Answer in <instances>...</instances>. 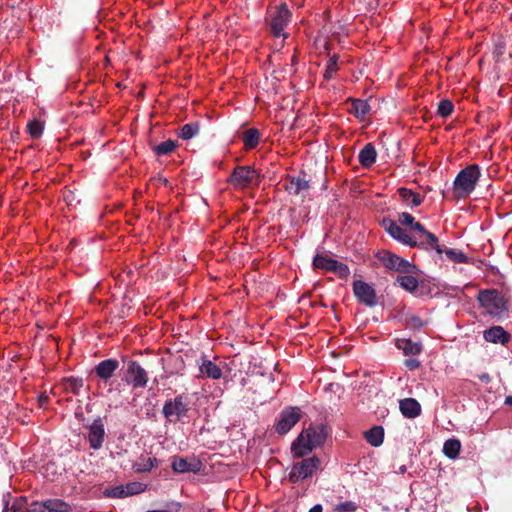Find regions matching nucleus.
I'll use <instances>...</instances> for the list:
<instances>
[{"label":"nucleus","instance_id":"1a4fd4ad","mask_svg":"<svg viewBox=\"0 0 512 512\" xmlns=\"http://www.w3.org/2000/svg\"><path fill=\"white\" fill-rule=\"evenodd\" d=\"M382 226L385 231L395 240L409 247H416V238L412 237L405 229L396 221L384 219Z\"/></svg>","mask_w":512,"mask_h":512},{"label":"nucleus","instance_id":"c9c22d12","mask_svg":"<svg viewBox=\"0 0 512 512\" xmlns=\"http://www.w3.org/2000/svg\"><path fill=\"white\" fill-rule=\"evenodd\" d=\"M177 144L174 140L168 139L158 145L153 146L152 150L156 156H164L170 154Z\"/></svg>","mask_w":512,"mask_h":512},{"label":"nucleus","instance_id":"9b49d317","mask_svg":"<svg viewBox=\"0 0 512 512\" xmlns=\"http://www.w3.org/2000/svg\"><path fill=\"white\" fill-rule=\"evenodd\" d=\"M303 433L306 435V438L312 447L316 448L326 441L330 433V428L326 423H318L310 425Z\"/></svg>","mask_w":512,"mask_h":512},{"label":"nucleus","instance_id":"423d86ee","mask_svg":"<svg viewBox=\"0 0 512 512\" xmlns=\"http://www.w3.org/2000/svg\"><path fill=\"white\" fill-rule=\"evenodd\" d=\"M291 17L292 13L286 3H281L270 12L268 25L274 37H283L284 39L288 37V34L285 33L284 30L290 23Z\"/></svg>","mask_w":512,"mask_h":512},{"label":"nucleus","instance_id":"8fccbe9b","mask_svg":"<svg viewBox=\"0 0 512 512\" xmlns=\"http://www.w3.org/2000/svg\"><path fill=\"white\" fill-rule=\"evenodd\" d=\"M40 407H45L48 404L49 397L45 393H42L37 398Z\"/></svg>","mask_w":512,"mask_h":512},{"label":"nucleus","instance_id":"79ce46f5","mask_svg":"<svg viewBox=\"0 0 512 512\" xmlns=\"http://www.w3.org/2000/svg\"><path fill=\"white\" fill-rule=\"evenodd\" d=\"M104 495L109 498H125V487L124 485L108 487L105 489Z\"/></svg>","mask_w":512,"mask_h":512},{"label":"nucleus","instance_id":"473e14b6","mask_svg":"<svg viewBox=\"0 0 512 512\" xmlns=\"http://www.w3.org/2000/svg\"><path fill=\"white\" fill-rule=\"evenodd\" d=\"M27 500L25 497L14 498L12 502H6L3 512H28Z\"/></svg>","mask_w":512,"mask_h":512},{"label":"nucleus","instance_id":"aec40b11","mask_svg":"<svg viewBox=\"0 0 512 512\" xmlns=\"http://www.w3.org/2000/svg\"><path fill=\"white\" fill-rule=\"evenodd\" d=\"M484 339L491 343L506 344L510 340V335L501 326H493L486 329L483 333Z\"/></svg>","mask_w":512,"mask_h":512},{"label":"nucleus","instance_id":"49530a36","mask_svg":"<svg viewBox=\"0 0 512 512\" xmlns=\"http://www.w3.org/2000/svg\"><path fill=\"white\" fill-rule=\"evenodd\" d=\"M335 510L337 512H356L357 505L352 501H346L336 505Z\"/></svg>","mask_w":512,"mask_h":512},{"label":"nucleus","instance_id":"cd10ccee","mask_svg":"<svg viewBox=\"0 0 512 512\" xmlns=\"http://www.w3.org/2000/svg\"><path fill=\"white\" fill-rule=\"evenodd\" d=\"M242 141L246 150L256 148L260 142V132L256 128H249L242 134Z\"/></svg>","mask_w":512,"mask_h":512},{"label":"nucleus","instance_id":"393cba45","mask_svg":"<svg viewBox=\"0 0 512 512\" xmlns=\"http://www.w3.org/2000/svg\"><path fill=\"white\" fill-rule=\"evenodd\" d=\"M200 372L206 377L218 380L222 377L221 368L211 360L204 359L199 365Z\"/></svg>","mask_w":512,"mask_h":512},{"label":"nucleus","instance_id":"f704fd0d","mask_svg":"<svg viewBox=\"0 0 512 512\" xmlns=\"http://www.w3.org/2000/svg\"><path fill=\"white\" fill-rule=\"evenodd\" d=\"M460 449L461 443L457 439H448L443 446L444 454L450 459H455L459 455Z\"/></svg>","mask_w":512,"mask_h":512},{"label":"nucleus","instance_id":"a18cd8bd","mask_svg":"<svg viewBox=\"0 0 512 512\" xmlns=\"http://www.w3.org/2000/svg\"><path fill=\"white\" fill-rule=\"evenodd\" d=\"M415 218L407 212H402L398 214L397 223L402 226H409L412 228L413 224L415 223Z\"/></svg>","mask_w":512,"mask_h":512},{"label":"nucleus","instance_id":"4468645a","mask_svg":"<svg viewBox=\"0 0 512 512\" xmlns=\"http://www.w3.org/2000/svg\"><path fill=\"white\" fill-rule=\"evenodd\" d=\"M119 368V361L115 358H109L99 362L93 372L96 377L107 383Z\"/></svg>","mask_w":512,"mask_h":512},{"label":"nucleus","instance_id":"6e6d98bb","mask_svg":"<svg viewBox=\"0 0 512 512\" xmlns=\"http://www.w3.org/2000/svg\"><path fill=\"white\" fill-rule=\"evenodd\" d=\"M400 472L403 474L406 472V467L405 466H402L400 467Z\"/></svg>","mask_w":512,"mask_h":512},{"label":"nucleus","instance_id":"a19ab883","mask_svg":"<svg viewBox=\"0 0 512 512\" xmlns=\"http://www.w3.org/2000/svg\"><path fill=\"white\" fill-rule=\"evenodd\" d=\"M337 70H338V56L333 55L332 57L329 58L327 65H326V69L324 72L325 80H330L333 77V75L336 73Z\"/></svg>","mask_w":512,"mask_h":512},{"label":"nucleus","instance_id":"ea45409f","mask_svg":"<svg viewBox=\"0 0 512 512\" xmlns=\"http://www.w3.org/2000/svg\"><path fill=\"white\" fill-rule=\"evenodd\" d=\"M43 130L44 126L39 120L34 119L27 124V131L33 139L39 138L42 135Z\"/></svg>","mask_w":512,"mask_h":512},{"label":"nucleus","instance_id":"5fc2aeb1","mask_svg":"<svg viewBox=\"0 0 512 512\" xmlns=\"http://www.w3.org/2000/svg\"><path fill=\"white\" fill-rule=\"evenodd\" d=\"M504 53V46L502 44L499 45V57H501Z\"/></svg>","mask_w":512,"mask_h":512},{"label":"nucleus","instance_id":"603ef678","mask_svg":"<svg viewBox=\"0 0 512 512\" xmlns=\"http://www.w3.org/2000/svg\"><path fill=\"white\" fill-rule=\"evenodd\" d=\"M480 379H481V381L488 383L490 381V376H489V374L485 373L480 376Z\"/></svg>","mask_w":512,"mask_h":512},{"label":"nucleus","instance_id":"6ab92c4d","mask_svg":"<svg viewBox=\"0 0 512 512\" xmlns=\"http://www.w3.org/2000/svg\"><path fill=\"white\" fill-rule=\"evenodd\" d=\"M416 247L424 250L433 249L439 255L443 253V246L439 244L437 236L429 231L422 238L419 236V239H416Z\"/></svg>","mask_w":512,"mask_h":512},{"label":"nucleus","instance_id":"c03bdc74","mask_svg":"<svg viewBox=\"0 0 512 512\" xmlns=\"http://www.w3.org/2000/svg\"><path fill=\"white\" fill-rule=\"evenodd\" d=\"M331 272L337 274L340 278H347L350 274L349 267L337 260Z\"/></svg>","mask_w":512,"mask_h":512},{"label":"nucleus","instance_id":"20e7f679","mask_svg":"<svg viewBox=\"0 0 512 512\" xmlns=\"http://www.w3.org/2000/svg\"><path fill=\"white\" fill-rule=\"evenodd\" d=\"M123 362L122 381L134 389L145 388L149 381L147 371L135 360L123 358Z\"/></svg>","mask_w":512,"mask_h":512},{"label":"nucleus","instance_id":"2eb2a0df","mask_svg":"<svg viewBox=\"0 0 512 512\" xmlns=\"http://www.w3.org/2000/svg\"><path fill=\"white\" fill-rule=\"evenodd\" d=\"M105 429L103 421L100 417L95 419L89 427V445L92 449L98 450L102 447L104 442Z\"/></svg>","mask_w":512,"mask_h":512},{"label":"nucleus","instance_id":"6e6552de","mask_svg":"<svg viewBox=\"0 0 512 512\" xmlns=\"http://www.w3.org/2000/svg\"><path fill=\"white\" fill-rule=\"evenodd\" d=\"M320 460L318 457L313 456L305 458L300 462L295 463L289 473V481L293 484L298 483L308 477L319 468Z\"/></svg>","mask_w":512,"mask_h":512},{"label":"nucleus","instance_id":"a878e982","mask_svg":"<svg viewBox=\"0 0 512 512\" xmlns=\"http://www.w3.org/2000/svg\"><path fill=\"white\" fill-rule=\"evenodd\" d=\"M84 381L79 377H66L63 378L60 382V387L66 393H72L74 395H78L80 393L81 388L83 387Z\"/></svg>","mask_w":512,"mask_h":512},{"label":"nucleus","instance_id":"4c0bfd02","mask_svg":"<svg viewBox=\"0 0 512 512\" xmlns=\"http://www.w3.org/2000/svg\"><path fill=\"white\" fill-rule=\"evenodd\" d=\"M124 487H125L126 497H129V496H133V495H138V494L146 491L147 484L134 481V482L127 483L126 485H124Z\"/></svg>","mask_w":512,"mask_h":512},{"label":"nucleus","instance_id":"bb28decb","mask_svg":"<svg viewBox=\"0 0 512 512\" xmlns=\"http://www.w3.org/2000/svg\"><path fill=\"white\" fill-rule=\"evenodd\" d=\"M396 347L403 351L404 355H418L422 350V346L418 342L410 339H397Z\"/></svg>","mask_w":512,"mask_h":512},{"label":"nucleus","instance_id":"c756f323","mask_svg":"<svg viewBox=\"0 0 512 512\" xmlns=\"http://www.w3.org/2000/svg\"><path fill=\"white\" fill-rule=\"evenodd\" d=\"M158 466V460L155 457H143L141 456L133 464V469L137 473L149 472L154 467Z\"/></svg>","mask_w":512,"mask_h":512},{"label":"nucleus","instance_id":"f03ea898","mask_svg":"<svg viewBox=\"0 0 512 512\" xmlns=\"http://www.w3.org/2000/svg\"><path fill=\"white\" fill-rule=\"evenodd\" d=\"M477 300L480 306L492 316H501L508 311V300L496 289L480 290Z\"/></svg>","mask_w":512,"mask_h":512},{"label":"nucleus","instance_id":"a211bd4d","mask_svg":"<svg viewBox=\"0 0 512 512\" xmlns=\"http://www.w3.org/2000/svg\"><path fill=\"white\" fill-rule=\"evenodd\" d=\"M347 103L351 104L348 112L360 121H366L371 112V106L367 100L359 98H348Z\"/></svg>","mask_w":512,"mask_h":512},{"label":"nucleus","instance_id":"09e8293b","mask_svg":"<svg viewBox=\"0 0 512 512\" xmlns=\"http://www.w3.org/2000/svg\"><path fill=\"white\" fill-rule=\"evenodd\" d=\"M412 230L417 231L420 233V236L422 237L428 230L425 229V227L418 221H415L413 224Z\"/></svg>","mask_w":512,"mask_h":512},{"label":"nucleus","instance_id":"864d4df0","mask_svg":"<svg viewBox=\"0 0 512 512\" xmlns=\"http://www.w3.org/2000/svg\"><path fill=\"white\" fill-rule=\"evenodd\" d=\"M505 404L512 406V396H508L505 399Z\"/></svg>","mask_w":512,"mask_h":512},{"label":"nucleus","instance_id":"ddd939ff","mask_svg":"<svg viewBox=\"0 0 512 512\" xmlns=\"http://www.w3.org/2000/svg\"><path fill=\"white\" fill-rule=\"evenodd\" d=\"M300 414L295 408H287L282 410L279 420L276 424V431L280 435L286 434L298 421Z\"/></svg>","mask_w":512,"mask_h":512},{"label":"nucleus","instance_id":"dca6fc26","mask_svg":"<svg viewBox=\"0 0 512 512\" xmlns=\"http://www.w3.org/2000/svg\"><path fill=\"white\" fill-rule=\"evenodd\" d=\"M309 188V181L305 178L304 173L298 176H288L286 179L285 189L291 195H303Z\"/></svg>","mask_w":512,"mask_h":512},{"label":"nucleus","instance_id":"b1692460","mask_svg":"<svg viewBox=\"0 0 512 512\" xmlns=\"http://www.w3.org/2000/svg\"><path fill=\"white\" fill-rule=\"evenodd\" d=\"M292 453L295 458H302L313 450L312 445L308 442L306 435L301 433L292 444Z\"/></svg>","mask_w":512,"mask_h":512},{"label":"nucleus","instance_id":"39448f33","mask_svg":"<svg viewBox=\"0 0 512 512\" xmlns=\"http://www.w3.org/2000/svg\"><path fill=\"white\" fill-rule=\"evenodd\" d=\"M227 182L235 189H246L252 186H258L260 183V173L251 166H236Z\"/></svg>","mask_w":512,"mask_h":512},{"label":"nucleus","instance_id":"f8f14e48","mask_svg":"<svg viewBox=\"0 0 512 512\" xmlns=\"http://www.w3.org/2000/svg\"><path fill=\"white\" fill-rule=\"evenodd\" d=\"M28 512H70V506L60 499H49L43 502L34 501Z\"/></svg>","mask_w":512,"mask_h":512},{"label":"nucleus","instance_id":"7ed1b4c3","mask_svg":"<svg viewBox=\"0 0 512 512\" xmlns=\"http://www.w3.org/2000/svg\"><path fill=\"white\" fill-rule=\"evenodd\" d=\"M190 411V400L185 394H178L173 399L165 401L162 414L170 423L183 421Z\"/></svg>","mask_w":512,"mask_h":512},{"label":"nucleus","instance_id":"4be33fe9","mask_svg":"<svg viewBox=\"0 0 512 512\" xmlns=\"http://www.w3.org/2000/svg\"><path fill=\"white\" fill-rule=\"evenodd\" d=\"M399 408L401 413L407 418H415L421 413V405L414 398L400 400Z\"/></svg>","mask_w":512,"mask_h":512},{"label":"nucleus","instance_id":"412c9836","mask_svg":"<svg viewBox=\"0 0 512 512\" xmlns=\"http://www.w3.org/2000/svg\"><path fill=\"white\" fill-rule=\"evenodd\" d=\"M397 192L401 200L411 209L420 206L424 201V196L413 192L411 189L400 187Z\"/></svg>","mask_w":512,"mask_h":512},{"label":"nucleus","instance_id":"72a5a7b5","mask_svg":"<svg viewBox=\"0 0 512 512\" xmlns=\"http://www.w3.org/2000/svg\"><path fill=\"white\" fill-rule=\"evenodd\" d=\"M336 263V260L329 258L322 254H316V256L313 259V266L317 269H322L325 271L331 272L334 265Z\"/></svg>","mask_w":512,"mask_h":512},{"label":"nucleus","instance_id":"5701e85b","mask_svg":"<svg viewBox=\"0 0 512 512\" xmlns=\"http://www.w3.org/2000/svg\"><path fill=\"white\" fill-rule=\"evenodd\" d=\"M377 152L372 143H367L358 154V161L364 168L371 167L376 162Z\"/></svg>","mask_w":512,"mask_h":512},{"label":"nucleus","instance_id":"0eeeda50","mask_svg":"<svg viewBox=\"0 0 512 512\" xmlns=\"http://www.w3.org/2000/svg\"><path fill=\"white\" fill-rule=\"evenodd\" d=\"M376 257L385 268L391 271L402 274H414L417 271L414 264L388 250L379 251Z\"/></svg>","mask_w":512,"mask_h":512},{"label":"nucleus","instance_id":"de8ad7c7","mask_svg":"<svg viewBox=\"0 0 512 512\" xmlns=\"http://www.w3.org/2000/svg\"><path fill=\"white\" fill-rule=\"evenodd\" d=\"M404 365L407 368H409L410 370H415V369L419 368L420 362L417 359L410 358V359H406L404 361Z\"/></svg>","mask_w":512,"mask_h":512},{"label":"nucleus","instance_id":"3c124183","mask_svg":"<svg viewBox=\"0 0 512 512\" xmlns=\"http://www.w3.org/2000/svg\"><path fill=\"white\" fill-rule=\"evenodd\" d=\"M323 508L321 504H316L312 508H310L309 512H322Z\"/></svg>","mask_w":512,"mask_h":512},{"label":"nucleus","instance_id":"f257e3e1","mask_svg":"<svg viewBox=\"0 0 512 512\" xmlns=\"http://www.w3.org/2000/svg\"><path fill=\"white\" fill-rule=\"evenodd\" d=\"M479 165L471 164L460 170L453 182V197L456 200L466 199L475 190L480 179Z\"/></svg>","mask_w":512,"mask_h":512},{"label":"nucleus","instance_id":"c85d7f7f","mask_svg":"<svg viewBox=\"0 0 512 512\" xmlns=\"http://www.w3.org/2000/svg\"><path fill=\"white\" fill-rule=\"evenodd\" d=\"M364 437L370 445L378 447L383 443L384 429L381 426H374L364 433Z\"/></svg>","mask_w":512,"mask_h":512},{"label":"nucleus","instance_id":"37998d69","mask_svg":"<svg viewBox=\"0 0 512 512\" xmlns=\"http://www.w3.org/2000/svg\"><path fill=\"white\" fill-rule=\"evenodd\" d=\"M406 323L407 326L414 331L420 330L426 325V322L416 315L408 317Z\"/></svg>","mask_w":512,"mask_h":512},{"label":"nucleus","instance_id":"58836bf2","mask_svg":"<svg viewBox=\"0 0 512 512\" xmlns=\"http://www.w3.org/2000/svg\"><path fill=\"white\" fill-rule=\"evenodd\" d=\"M453 110H454L453 102L449 99H442L438 103L437 115H439L443 118H446L452 114Z\"/></svg>","mask_w":512,"mask_h":512},{"label":"nucleus","instance_id":"e433bc0d","mask_svg":"<svg viewBox=\"0 0 512 512\" xmlns=\"http://www.w3.org/2000/svg\"><path fill=\"white\" fill-rule=\"evenodd\" d=\"M443 253L446 254V256L453 261L454 263H468V257L460 250L453 249V248H446L443 246Z\"/></svg>","mask_w":512,"mask_h":512},{"label":"nucleus","instance_id":"2f4dec72","mask_svg":"<svg viewBox=\"0 0 512 512\" xmlns=\"http://www.w3.org/2000/svg\"><path fill=\"white\" fill-rule=\"evenodd\" d=\"M396 283L408 292L416 291L419 286L418 280L412 274L397 276Z\"/></svg>","mask_w":512,"mask_h":512},{"label":"nucleus","instance_id":"9d476101","mask_svg":"<svg viewBox=\"0 0 512 512\" xmlns=\"http://www.w3.org/2000/svg\"><path fill=\"white\" fill-rule=\"evenodd\" d=\"M353 293L357 300L367 307H374L378 303L375 289L362 280L353 282Z\"/></svg>","mask_w":512,"mask_h":512},{"label":"nucleus","instance_id":"7c9ffc66","mask_svg":"<svg viewBox=\"0 0 512 512\" xmlns=\"http://www.w3.org/2000/svg\"><path fill=\"white\" fill-rule=\"evenodd\" d=\"M200 132V123L198 121L190 122L183 125L180 128L178 133V137L183 140H190L193 137L197 136Z\"/></svg>","mask_w":512,"mask_h":512},{"label":"nucleus","instance_id":"f3484780","mask_svg":"<svg viewBox=\"0 0 512 512\" xmlns=\"http://www.w3.org/2000/svg\"><path fill=\"white\" fill-rule=\"evenodd\" d=\"M171 467L176 473L198 472L201 469V462L195 458L188 460L183 457L174 456Z\"/></svg>","mask_w":512,"mask_h":512}]
</instances>
